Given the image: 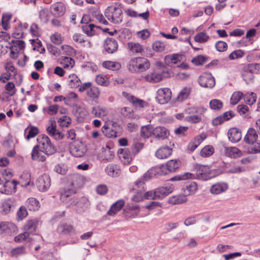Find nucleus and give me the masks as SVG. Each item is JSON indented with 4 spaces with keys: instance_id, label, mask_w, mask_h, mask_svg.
Segmentation results:
<instances>
[{
    "instance_id": "f257e3e1",
    "label": "nucleus",
    "mask_w": 260,
    "mask_h": 260,
    "mask_svg": "<svg viewBox=\"0 0 260 260\" xmlns=\"http://www.w3.org/2000/svg\"><path fill=\"white\" fill-rule=\"evenodd\" d=\"M150 67L149 60L144 57H133L127 64V69L132 73H140L148 70Z\"/></svg>"
},
{
    "instance_id": "f03ea898",
    "label": "nucleus",
    "mask_w": 260,
    "mask_h": 260,
    "mask_svg": "<svg viewBox=\"0 0 260 260\" xmlns=\"http://www.w3.org/2000/svg\"><path fill=\"white\" fill-rule=\"evenodd\" d=\"M38 144L35 147L39 148L42 152L47 155H51L55 153L56 149L51 143L49 137L45 135H41L37 138Z\"/></svg>"
},
{
    "instance_id": "7ed1b4c3",
    "label": "nucleus",
    "mask_w": 260,
    "mask_h": 260,
    "mask_svg": "<svg viewBox=\"0 0 260 260\" xmlns=\"http://www.w3.org/2000/svg\"><path fill=\"white\" fill-rule=\"evenodd\" d=\"M170 76L171 73L169 71H160L158 69H155L146 74L144 78L147 82L155 83L160 81L165 77Z\"/></svg>"
},
{
    "instance_id": "20e7f679",
    "label": "nucleus",
    "mask_w": 260,
    "mask_h": 260,
    "mask_svg": "<svg viewBox=\"0 0 260 260\" xmlns=\"http://www.w3.org/2000/svg\"><path fill=\"white\" fill-rule=\"evenodd\" d=\"M122 10L112 6L108 7L105 11V15L107 19L115 24H119L122 21Z\"/></svg>"
},
{
    "instance_id": "39448f33",
    "label": "nucleus",
    "mask_w": 260,
    "mask_h": 260,
    "mask_svg": "<svg viewBox=\"0 0 260 260\" xmlns=\"http://www.w3.org/2000/svg\"><path fill=\"white\" fill-rule=\"evenodd\" d=\"M194 169L196 170V174H193L194 177L192 179L197 178L200 180H207L212 177L210 168L207 165L197 164L194 165Z\"/></svg>"
},
{
    "instance_id": "423d86ee",
    "label": "nucleus",
    "mask_w": 260,
    "mask_h": 260,
    "mask_svg": "<svg viewBox=\"0 0 260 260\" xmlns=\"http://www.w3.org/2000/svg\"><path fill=\"white\" fill-rule=\"evenodd\" d=\"M260 67L259 64L250 63L243 67L241 71V75L247 84L252 82L254 71Z\"/></svg>"
},
{
    "instance_id": "0eeeda50",
    "label": "nucleus",
    "mask_w": 260,
    "mask_h": 260,
    "mask_svg": "<svg viewBox=\"0 0 260 260\" xmlns=\"http://www.w3.org/2000/svg\"><path fill=\"white\" fill-rule=\"evenodd\" d=\"M198 82L202 87L211 88L215 86V80L210 73L207 72L200 76Z\"/></svg>"
},
{
    "instance_id": "6e6552de",
    "label": "nucleus",
    "mask_w": 260,
    "mask_h": 260,
    "mask_svg": "<svg viewBox=\"0 0 260 260\" xmlns=\"http://www.w3.org/2000/svg\"><path fill=\"white\" fill-rule=\"evenodd\" d=\"M172 92L168 88L159 89L157 91L156 101L160 104L167 103L171 98Z\"/></svg>"
},
{
    "instance_id": "1a4fd4ad",
    "label": "nucleus",
    "mask_w": 260,
    "mask_h": 260,
    "mask_svg": "<svg viewBox=\"0 0 260 260\" xmlns=\"http://www.w3.org/2000/svg\"><path fill=\"white\" fill-rule=\"evenodd\" d=\"M174 189L172 184H168L166 186H162L154 189V199L161 200L171 193Z\"/></svg>"
},
{
    "instance_id": "9d476101",
    "label": "nucleus",
    "mask_w": 260,
    "mask_h": 260,
    "mask_svg": "<svg viewBox=\"0 0 260 260\" xmlns=\"http://www.w3.org/2000/svg\"><path fill=\"white\" fill-rule=\"evenodd\" d=\"M51 180L48 175L44 174L37 179V187L41 191H46L50 186Z\"/></svg>"
},
{
    "instance_id": "9b49d317",
    "label": "nucleus",
    "mask_w": 260,
    "mask_h": 260,
    "mask_svg": "<svg viewBox=\"0 0 260 260\" xmlns=\"http://www.w3.org/2000/svg\"><path fill=\"white\" fill-rule=\"evenodd\" d=\"M17 182L15 180H10L7 178L1 189V192L6 194L15 192L16 189Z\"/></svg>"
},
{
    "instance_id": "f8f14e48",
    "label": "nucleus",
    "mask_w": 260,
    "mask_h": 260,
    "mask_svg": "<svg viewBox=\"0 0 260 260\" xmlns=\"http://www.w3.org/2000/svg\"><path fill=\"white\" fill-rule=\"evenodd\" d=\"M235 116L232 111H229L223 113L222 115L216 117L212 120V124L214 126H217L223 123L225 121L231 119Z\"/></svg>"
},
{
    "instance_id": "ddd939ff",
    "label": "nucleus",
    "mask_w": 260,
    "mask_h": 260,
    "mask_svg": "<svg viewBox=\"0 0 260 260\" xmlns=\"http://www.w3.org/2000/svg\"><path fill=\"white\" fill-rule=\"evenodd\" d=\"M256 30L255 29H251L249 30L246 35V37L243 38L242 40L238 41L236 43L238 44L236 45V47H242L247 46L249 44L252 43V40L250 39L255 35Z\"/></svg>"
},
{
    "instance_id": "4468645a",
    "label": "nucleus",
    "mask_w": 260,
    "mask_h": 260,
    "mask_svg": "<svg viewBox=\"0 0 260 260\" xmlns=\"http://www.w3.org/2000/svg\"><path fill=\"white\" fill-rule=\"evenodd\" d=\"M228 184L225 182H217L213 184L210 188L211 193L213 194H219L228 190Z\"/></svg>"
},
{
    "instance_id": "2eb2a0df",
    "label": "nucleus",
    "mask_w": 260,
    "mask_h": 260,
    "mask_svg": "<svg viewBox=\"0 0 260 260\" xmlns=\"http://www.w3.org/2000/svg\"><path fill=\"white\" fill-rule=\"evenodd\" d=\"M86 150L83 145L80 143H74L70 146V152L75 157H79L84 155Z\"/></svg>"
},
{
    "instance_id": "dca6fc26",
    "label": "nucleus",
    "mask_w": 260,
    "mask_h": 260,
    "mask_svg": "<svg viewBox=\"0 0 260 260\" xmlns=\"http://www.w3.org/2000/svg\"><path fill=\"white\" fill-rule=\"evenodd\" d=\"M184 58V56L181 54H173L166 56L165 61L166 64L172 67L183 61Z\"/></svg>"
},
{
    "instance_id": "f3484780",
    "label": "nucleus",
    "mask_w": 260,
    "mask_h": 260,
    "mask_svg": "<svg viewBox=\"0 0 260 260\" xmlns=\"http://www.w3.org/2000/svg\"><path fill=\"white\" fill-rule=\"evenodd\" d=\"M154 176V173L151 169L147 171L143 176L135 182L136 185L139 188H142L144 190V184L145 182L150 180L152 177Z\"/></svg>"
},
{
    "instance_id": "a211bd4d",
    "label": "nucleus",
    "mask_w": 260,
    "mask_h": 260,
    "mask_svg": "<svg viewBox=\"0 0 260 260\" xmlns=\"http://www.w3.org/2000/svg\"><path fill=\"white\" fill-rule=\"evenodd\" d=\"M258 138V133L253 128H249L244 138V141L250 145L254 144Z\"/></svg>"
},
{
    "instance_id": "6ab92c4d",
    "label": "nucleus",
    "mask_w": 260,
    "mask_h": 260,
    "mask_svg": "<svg viewBox=\"0 0 260 260\" xmlns=\"http://www.w3.org/2000/svg\"><path fill=\"white\" fill-rule=\"evenodd\" d=\"M14 207V202L13 199H7L4 201L1 207V212L3 215H7L10 213Z\"/></svg>"
},
{
    "instance_id": "aec40b11",
    "label": "nucleus",
    "mask_w": 260,
    "mask_h": 260,
    "mask_svg": "<svg viewBox=\"0 0 260 260\" xmlns=\"http://www.w3.org/2000/svg\"><path fill=\"white\" fill-rule=\"evenodd\" d=\"M64 11L65 7L62 3L58 2L51 6V12L55 16L60 17L62 16Z\"/></svg>"
},
{
    "instance_id": "412c9836",
    "label": "nucleus",
    "mask_w": 260,
    "mask_h": 260,
    "mask_svg": "<svg viewBox=\"0 0 260 260\" xmlns=\"http://www.w3.org/2000/svg\"><path fill=\"white\" fill-rule=\"evenodd\" d=\"M172 153V149L165 146L159 148L155 152V156L159 159L168 158Z\"/></svg>"
},
{
    "instance_id": "4be33fe9",
    "label": "nucleus",
    "mask_w": 260,
    "mask_h": 260,
    "mask_svg": "<svg viewBox=\"0 0 260 260\" xmlns=\"http://www.w3.org/2000/svg\"><path fill=\"white\" fill-rule=\"evenodd\" d=\"M152 135L158 139L164 140L169 135V131L163 126H158L153 128Z\"/></svg>"
},
{
    "instance_id": "5701e85b",
    "label": "nucleus",
    "mask_w": 260,
    "mask_h": 260,
    "mask_svg": "<svg viewBox=\"0 0 260 260\" xmlns=\"http://www.w3.org/2000/svg\"><path fill=\"white\" fill-rule=\"evenodd\" d=\"M105 171L109 176L117 177L119 176L121 170L118 165L110 164L107 166Z\"/></svg>"
},
{
    "instance_id": "b1692460",
    "label": "nucleus",
    "mask_w": 260,
    "mask_h": 260,
    "mask_svg": "<svg viewBox=\"0 0 260 260\" xmlns=\"http://www.w3.org/2000/svg\"><path fill=\"white\" fill-rule=\"evenodd\" d=\"M198 189L197 183L193 181L187 182L182 188L184 194L189 196L195 193Z\"/></svg>"
},
{
    "instance_id": "393cba45",
    "label": "nucleus",
    "mask_w": 260,
    "mask_h": 260,
    "mask_svg": "<svg viewBox=\"0 0 260 260\" xmlns=\"http://www.w3.org/2000/svg\"><path fill=\"white\" fill-rule=\"evenodd\" d=\"M228 138L232 142H238L242 138L241 133L239 129L233 127L230 129L228 133Z\"/></svg>"
},
{
    "instance_id": "a878e982",
    "label": "nucleus",
    "mask_w": 260,
    "mask_h": 260,
    "mask_svg": "<svg viewBox=\"0 0 260 260\" xmlns=\"http://www.w3.org/2000/svg\"><path fill=\"white\" fill-rule=\"evenodd\" d=\"M124 202L123 200H120L111 206L107 214L109 216H114L116 215L124 206Z\"/></svg>"
},
{
    "instance_id": "bb28decb",
    "label": "nucleus",
    "mask_w": 260,
    "mask_h": 260,
    "mask_svg": "<svg viewBox=\"0 0 260 260\" xmlns=\"http://www.w3.org/2000/svg\"><path fill=\"white\" fill-rule=\"evenodd\" d=\"M38 221L37 219H31L26 223L24 226V232L27 233L29 236L30 234L34 233L37 229Z\"/></svg>"
},
{
    "instance_id": "cd10ccee",
    "label": "nucleus",
    "mask_w": 260,
    "mask_h": 260,
    "mask_svg": "<svg viewBox=\"0 0 260 260\" xmlns=\"http://www.w3.org/2000/svg\"><path fill=\"white\" fill-rule=\"evenodd\" d=\"M119 157L125 165L129 164L132 160L130 152L127 149H119Z\"/></svg>"
},
{
    "instance_id": "c85d7f7f",
    "label": "nucleus",
    "mask_w": 260,
    "mask_h": 260,
    "mask_svg": "<svg viewBox=\"0 0 260 260\" xmlns=\"http://www.w3.org/2000/svg\"><path fill=\"white\" fill-rule=\"evenodd\" d=\"M205 138V136L203 137L202 135L197 136L188 144L187 149L191 152L193 151Z\"/></svg>"
},
{
    "instance_id": "c756f323",
    "label": "nucleus",
    "mask_w": 260,
    "mask_h": 260,
    "mask_svg": "<svg viewBox=\"0 0 260 260\" xmlns=\"http://www.w3.org/2000/svg\"><path fill=\"white\" fill-rule=\"evenodd\" d=\"M16 228L15 224L7 221H2L0 222V233H9L11 231H14Z\"/></svg>"
},
{
    "instance_id": "7c9ffc66",
    "label": "nucleus",
    "mask_w": 260,
    "mask_h": 260,
    "mask_svg": "<svg viewBox=\"0 0 260 260\" xmlns=\"http://www.w3.org/2000/svg\"><path fill=\"white\" fill-rule=\"evenodd\" d=\"M91 113L95 117H103L108 114V111L104 107L97 106L92 108Z\"/></svg>"
},
{
    "instance_id": "2f4dec72",
    "label": "nucleus",
    "mask_w": 260,
    "mask_h": 260,
    "mask_svg": "<svg viewBox=\"0 0 260 260\" xmlns=\"http://www.w3.org/2000/svg\"><path fill=\"white\" fill-rule=\"evenodd\" d=\"M40 149L37 148V147H34L31 152V158L34 160L43 161L46 159V156L42 154Z\"/></svg>"
},
{
    "instance_id": "473e14b6",
    "label": "nucleus",
    "mask_w": 260,
    "mask_h": 260,
    "mask_svg": "<svg viewBox=\"0 0 260 260\" xmlns=\"http://www.w3.org/2000/svg\"><path fill=\"white\" fill-rule=\"evenodd\" d=\"M84 184V178L78 174H74L72 176L71 184L74 188H79Z\"/></svg>"
},
{
    "instance_id": "72a5a7b5",
    "label": "nucleus",
    "mask_w": 260,
    "mask_h": 260,
    "mask_svg": "<svg viewBox=\"0 0 260 260\" xmlns=\"http://www.w3.org/2000/svg\"><path fill=\"white\" fill-rule=\"evenodd\" d=\"M181 162L177 159H172L166 164V167L169 172L176 171L180 166Z\"/></svg>"
},
{
    "instance_id": "f704fd0d",
    "label": "nucleus",
    "mask_w": 260,
    "mask_h": 260,
    "mask_svg": "<svg viewBox=\"0 0 260 260\" xmlns=\"http://www.w3.org/2000/svg\"><path fill=\"white\" fill-rule=\"evenodd\" d=\"M187 201L186 196L184 195L179 194L178 196H173L169 200V203L172 205L182 204Z\"/></svg>"
},
{
    "instance_id": "c9c22d12",
    "label": "nucleus",
    "mask_w": 260,
    "mask_h": 260,
    "mask_svg": "<svg viewBox=\"0 0 260 260\" xmlns=\"http://www.w3.org/2000/svg\"><path fill=\"white\" fill-rule=\"evenodd\" d=\"M26 205L28 210L32 211L37 210L40 207L39 201L34 198L28 199L26 202Z\"/></svg>"
},
{
    "instance_id": "e433bc0d",
    "label": "nucleus",
    "mask_w": 260,
    "mask_h": 260,
    "mask_svg": "<svg viewBox=\"0 0 260 260\" xmlns=\"http://www.w3.org/2000/svg\"><path fill=\"white\" fill-rule=\"evenodd\" d=\"M191 88L189 87L183 88L179 93L177 96L178 102H183L187 99L190 93Z\"/></svg>"
},
{
    "instance_id": "4c0bfd02",
    "label": "nucleus",
    "mask_w": 260,
    "mask_h": 260,
    "mask_svg": "<svg viewBox=\"0 0 260 260\" xmlns=\"http://www.w3.org/2000/svg\"><path fill=\"white\" fill-rule=\"evenodd\" d=\"M102 65L104 68L113 71L118 70L121 68L119 63L111 61H105L103 62Z\"/></svg>"
},
{
    "instance_id": "58836bf2",
    "label": "nucleus",
    "mask_w": 260,
    "mask_h": 260,
    "mask_svg": "<svg viewBox=\"0 0 260 260\" xmlns=\"http://www.w3.org/2000/svg\"><path fill=\"white\" fill-rule=\"evenodd\" d=\"M154 176L156 175L161 176L167 174L169 172L166 166L162 165L160 166H156L151 168Z\"/></svg>"
},
{
    "instance_id": "ea45409f",
    "label": "nucleus",
    "mask_w": 260,
    "mask_h": 260,
    "mask_svg": "<svg viewBox=\"0 0 260 260\" xmlns=\"http://www.w3.org/2000/svg\"><path fill=\"white\" fill-rule=\"evenodd\" d=\"M73 229V226L66 223H63L60 224L57 229V231L58 233L67 235L69 234Z\"/></svg>"
},
{
    "instance_id": "a19ab883",
    "label": "nucleus",
    "mask_w": 260,
    "mask_h": 260,
    "mask_svg": "<svg viewBox=\"0 0 260 260\" xmlns=\"http://www.w3.org/2000/svg\"><path fill=\"white\" fill-rule=\"evenodd\" d=\"M89 206V202L88 200L85 198L83 197L80 199L78 203V209L77 210L78 211H85Z\"/></svg>"
},
{
    "instance_id": "79ce46f5",
    "label": "nucleus",
    "mask_w": 260,
    "mask_h": 260,
    "mask_svg": "<svg viewBox=\"0 0 260 260\" xmlns=\"http://www.w3.org/2000/svg\"><path fill=\"white\" fill-rule=\"evenodd\" d=\"M69 85L72 88H76L79 86L81 81L80 79L75 74H71L69 76Z\"/></svg>"
},
{
    "instance_id": "37998d69",
    "label": "nucleus",
    "mask_w": 260,
    "mask_h": 260,
    "mask_svg": "<svg viewBox=\"0 0 260 260\" xmlns=\"http://www.w3.org/2000/svg\"><path fill=\"white\" fill-rule=\"evenodd\" d=\"M102 132L107 137L115 138L117 137V132L106 125L102 127Z\"/></svg>"
},
{
    "instance_id": "c03bdc74",
    "label": "nucleus",
    "mask_w": 260,
    "mask_h": 260,
    "mask_svg": "<svg viewBox=\"0 0 260 260\" xmlns=\"http://www.w3.org/2000/svg\"><path fill=\"white\" fill-rule=\"evenodd\" d=\"M95 28H100V26H96L93 24H89L82 26L83 31L88 36L91 37L95 34Z\"/></svg>"
},
{
    "instance_id": "a18cd8bd",
    "label": "nucleus",
    "mask_w": 260,
    "mask_h": 260,
    "mask_svg": "<svg viewBox=\"0 0 260 260\" xmlns=\"http://www.w3.org/2000/svg\"><path fill=\"white\" fill-rule=\"evenodd\" d=\"M153 127L150 125L143 126L141 127V135L144 138H149L152 135Z\"/></svg>"
},
{
    "instance_id": "49530a36",
    "label": "nucleus",
    "mask_w": 260,
    "mask_h": 260,
    "mask_svg": "<svg viewBox=\"0 0 260 260\" xmlns=\"http://www.w3.org/2000/svg\"><path fill=\"white\" fill-rule=\"evenodd\" d=\"M103 155V160L107 161L110 160L113 158L114 154L113 152L111 150L110 148L107 146L105 148L103 149L102 151Z\"/></svg>"
},
{
    "instance_id": "de8ad7c7",
    "label": "nucleus",
    "mask_w": 260,
    "mask_h": 260,
    "mask_svg": "<svg viewBox=\"0 0 260 260\" xmlns=\"http://www.w3.org/2000/svg\"><path fill=\"white\" fill-rule=\"evenodd\" d=\"M194 177V175L190 173H185L184 174L178 175L172 177L170 179V181H179L182 180H186L188 179H192Z\"/></svg>"
},
{
    "instance_id": "09e8293b",
    "label": "nucleus",
    "mask_w": 260,
    "mask_h": 260,
    "mask_svg": "<svg viewBox=\"0 0 260 260\" xmlns=\"http://www.w3.org/2000/svg\"><path fill=\"white\" fill-rule=\"evenodd\" d=\"M207 61V58L204 56L200 55L193 58L191 62L195 66H201Z\"/></svg>"
},
{
    "instance_id": "8fccbe9b",
    "label": "nucleus",
    "mask_w": 260,
    "mask_h": 260,
    "mask_svg": "<svg viewBox=\"0 0 260 260\" xmlns=\"http://www.w3.org/2000/svg\"><path fill=\"white\" fill-rule=\"evenodd\" d=\"M105 49H117L118 43L114 38H108L105 41Z\"/></svg>"
},
{
    "instance_id": "3c124183",
    "label": "nucleus",
    "mask_w": 260,
    "mask_h": 260,
    "mask_svg": "<svg viewBox=\"0 0 260 260\" xmlns=\"http://www.w3.org/2000/svg\"><path fill=\"white\" fill-rule=\"evenodd\" d=\"M64 98V103L66 105H69V103L73 102H76L78 101V95L76 93L73 92L69 93Z\"/></svg>"
},
{
    "instance_id": "603ef678",
    "label": "nucleus",
    "mask_w": 260,
    "mask_h": 260,
    "mask_svg": "<svg viewBox=\"0 0 260 260\" xmlns=\"http://www.w3.org/2000/svg\"><path fill=\"white\" fill-rule=\"evenodd\" d=\"M210 108L214 110H219L223 107L222 102L217 99H214L211 100L209 103Z\"/></svg>"
},
{
    "instance_id": "864d4df0",
    "label": "nucleus",
    "mask_w": 260,
    "mask_h": 260,
    "mask_svg": "<svg viewBox=\"0 0 260 260\" xmlns=\"http://www.w3.org/2000/svg\"><path fill=\"white\" fill-rule=\"evenodd\" d=\"M227 153L231 157L236 158L240 157L241 154V151L236 147H231L228 149Z\"/></svg>"
},
{
    "instance_id": "5fc2aeb1",
    "label": "nucleus",
    "mask_w": 260,
    "mask_h": 260,
    "mask_svg": "<svg viewBox=\"0 0 260 260\" xmlns=\"http://www.w3.org/2000/svg\"><path fill=\"white\" fill-rule=\"evenodd\" d=\"M214 151L213 147L208 145L204 147L201 151L200 154L203 157H208L211 156Z\"/></svg>"
},
{
    "instance_id": "6e6d98bb",
    "label": "nucleus",
    "mask_w": 260,
    "mask_h": 260,
    "mask_svg": "<svg viewBox=\"0 0 260 260\" xmlns=\"http://www.w3.org/2000/svg\"><path fill=\"white\" fill-rule=\"evenodd\" d=\"M243 96V93L240 91L234 92L231 98V104H237L240 101Z\"/></svg>"
},
{
    "instance_id": "4d7b16f0",
    "label": "nucleus",
    "mask_w": 260,
    "mask_h": 260,
    "mask_svg": "<svg viewBox=\"0 0 260 260\" xmlns=\"http://www.w3.org/2000/svg\"><path fill=\"white\" fill-rule=\"evenodd\" d=\"M244 99L246 104L250 105L256 102V95L255 93L251 92L250 94H245L244 96Z\"/></svg>"
},
{
    "instance_id": "13d9d810",
    "label": "nucleus",
    "mask_w": 260,
    "mask_h": 260,
    "mask_svg": "<svg viewBox=\"0 0 260 260\" xmlns=\"http://www.w3.org/2000/svg\"><path fill=\"white\" fill-rule=\"evenodd\" d=\"M194 39L196 42L204 43L208 40L209 36L206 33L202 32L196 35Z\"/></svg>"
},
{
    "instance_id": "bf43d9fd",
    "label": "nucleus",
    "mask_w": 260,
    "mask_h": 260,
    "mask_svg": "<svg viewBox=\"0 0 260 260\" xmlns=\"http://www.w3.org/2000/svg\"><path fill=\"white\" fill-rule=\"evenodd\" d=\"M121 113L123 116L125 117L128 118H134L133 110L129 107L122 108L121 109Z\"/></svg>"
},
{
    "instance_id": "052dcab7",
    "label": "nucleus",
    "mask_w": 260,
    "mask_h": 260,
    "mask_svg": "<svg viewBox=\"0 0 260 260\" xmlns=\"http://www.w3.org/2000/svg\"><path fill=\"white\" fill-rule=\"evenodd\" d=\"M24 32L22 29V24L20 23L19 25L16 27L13 33V36L15 38L20 39L23 37Z\"/></svg>"
},
{
    "instance_id": "680f3d73",
    "label": "nucleus",
    "mask_w": 260,
    "mask_h": 260,
    "mask_svg": "<svg viewBox=\"0 0 260 260\" xmlns=\"http://www.w3.org/2000/svg\"><path fill=\"white\" fill-rule=\"evenodd\" d=\"M29 239V235L27 233L24 232L23 233L20 234L14 237V240L15 242L20 243L23 241Z\"/></svg>"
},
{
    "instance_id": "e2e57ef3",
    "label": "nucleus",
    "mask_w": 260,
    "mask_h": 260,
    "mask_svg": "<svg viewBox=\"0 0 260 260\" xmlns=\"http://www.w3.org/2000/svg\"><path fill=\"white\" fill-rule=\"evenodd\" d=\"M144 147V144L141 142H135L132 145V153L134 155L137 154Z\"/></svg>"
},
{
    "instance_id": "0e129e2a",
    "label": "nucleus",
    "mask_w": 260,
    "mask_h": 260,
    "mask_svg": "<svg viewBox=\"0 0 260 260\" xmlns=\"http://www.w3.org/2000/svg\"><path fill=\"white\" fill-rule=\"evenodd\" d=\"M54 171L58 174L64 175L67 173V169L63 164H57L55 166Z\"/></svg>"
},
{
    "instance_id": "69168bd1",
    "label": "nucleus",
    "mask_w": 260,
    "mask_h": 260,
    "mask_svg": "<svg viewBox=\"0 0 260 260\" xmlns=\"http://www.w3.org/2000/svg\"><path fill=\"white\" fill-rule=\"evenodd\" d=\"M248 149V153L251 154L257 153L260 152V142L257 141Z\"/></svg>"
},
{
    "instance_id": "338daca9",
    "label": "nucleus",
    "mask_w": 260,
    "mask_h": 260,
    "mask_svg": "<svg viewBox=\"0 0 260 260\" xmlns=\"http://www.w3.org/2000/svg\"><path fill=\"white\" fill-rule=\"evenodd\" d=\"M39 133L38 128L36 126H31L28 131L26 139L29 140L30 138H34Z\"/></svg>"
},
{
    "instance_id": "774afa93",
    "label": "nucleus",
    "mask_w": 260,
    "mask_h": 260,
    "mask_svg": "<svg viewBox=\"0 0 260 260\" xmlns=\"http://www.w3.org/2000/svg\"><path fill=\"white\" fill-rule=\"evenodd\" d=\"M52 42L56 45H59L62 43V38L60 34L55 33L50 37Z\"/></svg>"
}]
</instances>
